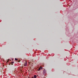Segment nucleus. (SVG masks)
<instances>
[{
  "label": "nucleus",
  "mask_w": 78,
  "mask_h": 78,
  "mask_svg": "<svg viewBox=\"0 0 78 78\" xmlns=\"http://www.w3.org/2000/svg\"><path fill=\"white\" fill-rule=\"evenodd\" d=\"M18 62H20L19 61H18Z\"/></svg>",
  "instance_id": "nucleus-9"
},
{
  "label": "nucleus",
  "mask_w": 78,
  "mask_h": 78,
  "mask_svg": "<svg viewBox=\"0 0 78 78\" xmlns=\"http://www.w3.org/2000/svg\"><path fill=\"white\" fill-rule=\"evenodd\" d=\"M20 61V60H19Z\"/></svg>",
  "instance_id": "nucleus-10"
},
{
  "label": "nucleus",
  "mask_w": 78,
  "mask_h": 78,
  "mask_svg": "<svg viewBox=\"0 0 78 78\" xmlns=\"http://www.w3.org/2000/svg\"><path fill=\"white\" fill-rule=\"evenodd\" d=\"M9 59H8V61H7V64H8V63L9 62Z\"/></svg>",
  "instance_id": "nucleus-4"
},
{
  "label": "nucleus",
  "mask_w": 78,
  "mask_h": 78,
  "mask_svg": "<svg viewBox=\"0 0 78 78\" xmlns=\"http://www.w3.org/2000/svg\"><path fill=\"white\" fill-rule=\"evenodd\" d=\"M38 70H41V68H39Z\"/></svg>",
  "instance_id": "nucleus-7"
},
{
  "label": "nucleus",
  "mask_w": 78,
  "mask_h": 78,
  "mask_svg": "<svg viewBox=\"0 0 78 78\" xmlns=\"http://www.w3.org/2000/svg\"><path fill=\"white\" fill-rule=\"evenodd\" d=\"M15 60H16V61H17V59H15Z\"/></svg>",
  "instance_id": "nucleus-8"
},
{
  "label": "nucleus",
  "mask_w": 78,
  "mask_h": 78,
  "mask_svg": "<svg viewBox=\"0 0 78 78\" xmlns=\"http://www.w3.org/2000/svg\"><path fill=\"white\" fill-rule=\"evenodd\" d=\"M33 62V60H32L29 61V64H30V63H31V62Z\"/></svg>",
  "instance_id": "nucleus-2"
},
{
  "label": "nucleus",
  "mask_w": 78,
  "mask_h": 78,
  "mask_svg": "<svg viewBox=\"0 0 78 78\" xmlns=\"http://www.w3.org/2000/svg\"><path fill=\"white\" fill-rule=\"evenodd\" d=\"M43 73L44 74L45 73H46V70L45 69H44L43 71Z\"/></svg>",
  "instance_id": "nucleus-1"
},
{
  "label": "nucleus",
  "mask_w": 78,
  "mask_h": 78,
  "mask_svg": "<svg viewBox=\"0 0 78 78\" xmlns=\"http://www.w3.org/2000/svg\"><path fill=\"white\" fill-rule=\"evenodd\" d=\"M33 78H34V77H33Z\"/></svg>",
  "instance_id": "nucleus-12"
},
{
  "label": "nucleus",
  "mask_w": 78,
  "mask_h": 78,
  "mask_svg": "<svg viewBox=\"0 0 78 78\" xmlns=\"http://www.w3.org/2000/svg\"><path fill=\"white\" fill-rule=\"evenodd\" d=\"M15 59H17L16 58H15Z\"/></svg>",
  "instance_id": "nucleus-11"
},
{
  "label": "nucleus",
  "mask_w": 78,
  "mask_h": 78,
  "mask_svg": "<svg viewBox=\"0 0 78 78\" xmlns=\"http://www.w3.org/2000/svg\"><path fill=\"white\" fill-rule=\"evenodd\" d=\"M14 63V62H11V64H12V65H13L12 64Z\"/></svg>",
  "instance_id": "nucleus-6"
},
{
  "label": "nucleus",
  "mask_w": 78,
  "mask_h": 78,
  "mask_svg": "<svg viewBox=\"0 0 78 78\" xmlns=\"http://www.w3.org/2000/svg\"><path fill=\"white\" fill-rule=\"evenodd\" d=\"M24 66H27V62H26L24 65Z\"/></svg>",
  "instance_id": "nucleus-3"
},
{
  "label": "nucleus",
  "mask_w": 78,
  "mask_h": 78,
  "mask_svg": "<svg viewBox=\"0 0 78 78\" xmlns=\"http://www.w3.org/2000/svg\"><path fill=\"white\" fill-rule=\"evenodd\" d=\"M37 76H36V75H35L34 76V78H36Z\"/></svg>",
  "instance_id": "nucleus-5"
}]
</instances>
